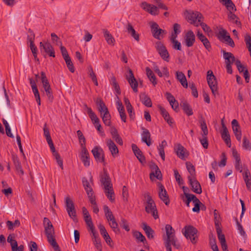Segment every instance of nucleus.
Segmentation results:
<instances>
[{
    "label": "nucleus",
    "instance_id": "f257e3e1",
    "mask_svg": "<svg viewBox=\"0 0 251 251\" xmlns=\"http://www.w3.org/2000/svg\"><path fill=\"white\" fill-rule=\"evenodd\" d=\"M166 235L163 236V239L167 251H172L171 245L176 249H178L180 245L177 242L175 236V230L170 225L165 226Z\"/></svg>",
    "mask_w": 251,
    "mask_h": 251
},
{
    "label": "nucleus",
    "instance_id": "f03ea898",
    "mask_svg": "<svg viewBox=\"0 0 251 251\" xmlns=\"http://www.w3.org/2000/svg\"><path fill=\"white\" fill-rule=\"evenodd\" d=\"M145 208L146 212L151 214L155 219L158 218V212L155 203L149 192L144 194Z\"/></svg>",
    "mask_w": 251,
    "mask_h": 251
},
{
    "label": "nucleus",
    "instance_id": "7ed1b4c3",
    "mask_svg": "<svg viewBox=\"0 0 251 251\" xmlns=\"http://www.w3.org/2000/svg\"><path fill=\"white\" fill-rule=\"evenodd\" d=\"M100 182L104 186V192L107 198L111 201L114 200V192L111 179L108 175L104 172L100 176Z\"/></svg>",
    "mask_w": 251,
    "mask_h": 251
},
{
    "label": "nucleus",
    "instance_id": "20e7f679",
    "mask_svg": "<svg viewBox=\"0 0 251 251\" xmlns=\"http://www.w3.org/2000/svg\"><path fill=\"white\" fill-rule=\"evenodd\" d=\"M207 81L213 95L215 96L218 94L217 82L216 77L214 75L213 72L211 70H209L207 71Z\"/></svg>",
    "mask_w": 251,
    "mask_h": 251
},
{
    "label": "nucleus",
    "instance_id": "39448f33",
    "mask_svg": "<svg viewBox=\"0 0 251 251\" xmlns=\"http://www.w3.org/2000/svg\"><path fill=\"white\" fill-rule=\"evenodd\" d=\"M186 18L190 24L196 26H198L199 23L202 21V16L198 12H187Z\"/></svg>",
    "mask_w": 251,
    "mask_h": 251
},
{
    "label": "nucleus",
    "instance_id": "423d86ee",
    "mask_svg": "<svg viewBox=\"0 0 251 251\" xmlns=\"http://www.w3.org/2000/svg\"><path fill=\"white\" fill-rule=\"evenodd\" d=\"M197 232L198 230L195 227L189 226L185 227L184 234L187 239H189L193 243H196L197 242Z\"/></svg>",
    "mask_w": 251,
    "mask_h": 251
},
{
    "label": "nucleus",
    "instance_id": "0eeeda50",
    "mask_svg": "<svg viewBox=\"0 0 251 251\" xmlns=\"http://www.w3.org/2000/svg\"><path fill=\"white\" fill-rule=\"evenodd\" d=\"M155 48L161 57V58L165 61L168 62L169 61V54L165 47V46L160 42H158L156 43Z\"/></svg>",
    "mask_w": 251,
    "mask_h": 251
},
{
    "label": "nucleus",
    "instance_id": "6e6552de",
    "mask_svg": "<svg viewBox=\"0 0 251 251\" xmlns=\"http://www.w3.org/2000/svg\"><path fill=\"white\" fill-rule=\"evenodd\" d=\"M39 48L41 53L45 52L49 55L50 56L55 57L54 49L49 42L43 43L41 42L39 44Z\"/></svg>",
    "mask_w": 251,
    "mask_h": 251
},
{
    "label": "nucleus",
    "instance_id": "1a4fd4ad",
    "mask_svg": "<svg viewBox=\"0 0 251 251\" xmlns=\"http://www.w3.org/2000/svg\"><path fill=\"white\" fill-rule=\"evenodd\" d=\"M126 78L133 89V91L137 93L138 92V82L131 69H128V72L126 74Z\"/></svg>",
    "mask_w": 251,
    "mask_h": 251
},
{
    "label": "nucleus",
    "instance_id": "9d476101",
    "mask_svg": "<svg viewBox=\"0 0 251 251\" xmlns=\"http://www.w3.org/2000/svg\"><path fill=\"white\" fill-rule=\"evenodd\" d=\"M158 195L159 198L162 200L166 205L170 203V200L167 192L164 186L160 183H158Z\"/></svg>",
    "mask_w": 251,
    "mask_h": 251
},
{
    "label": "nucleus",
    "instance_id": "9b49d317",
    "mask_svg": "<svg viewBox=\"0 0 251 251\" xmlns=\"http://www.w3.org/2000/svg\"><path fill=\"white\" fill-rule=\"evenodd\" d=\"M35 34L34 32L30 29H28V34L27 36V41L30 43L29 47L32 54H36L37 52V49L34 44Z\"/></svg>",
    "mask_w": 251,
    "mask_h": 251
},
{
    "label": "nucleus",
    "instance_id": "f8f14e48",
    "mask_svg": "<svg viewBox=\"0 0 251 251\" xmlns=\"http://www.w3.org/2000/svg\"><path fill=\"white\" fill-rule=\"evenodd\" d=\"M65 204L66 206V210L69 216L72 218L75 217L76 212L75 209L74 204L69 197H67L66 198Z\"/></svg>",
    "mask_w": 251,
    "mask_h": 251
},
{
    "label": "nucleus",
    "instance_id": "ddd939ff",
    "mask_svg": "<svg viewBox=\"0 0 251 251\" xmlns=\"http://www.w3.org/2000/svg\"><path fill=\"white\" fill-rule=\"evenodd\" d=\"M91 151L97 162L102 163L104 162V152L101 148L96 146Z\"/></svg>",
    "mask_w": 251,
    "mask_h": 251
},
{
    "label": "nucleus",
    "instance_id": "4468645a",
    "mask_svg": "<svg viewBox=\"0 0 251 251\" xmlns=\"http://www.w3.org/2000/svg\"><path fill=\"white\" fill-rule=\"evenodd\" d=\"M151 26L152 35L156 39H160L161 35L166 33L165 30L159 28L158 24L155 22H151Z\"/></svg>",
    "mask_w": 251,
    "mask_h": 251
},
{
    "label": "nucleus",
    "instance_id": "2eb2a0df",
    "mask_svg": "<svg viewBox=\"0 0 251 251\" xmlns=\"http://www.w3.org/2000/svg\"><path fill=\"white\" fill-rule=\"evenodd\" d=\"M82 151L80 153V158L83 162L84 165L86 167L90 166V161L89 154L86 147L82 144L81 145Z\"/></svg>",
    "mask_w": 251,
    "mask_h": 251
},
{
    "label": "nucleus",
    "instance_id": "dca6fc26",
    "mask_svg": "<svg viewBox=\"0 0 251 251\" xmlns=\"http://www.w3.org/2000/svg\"><path fill=\"white\" fill-rule=\"evenodd\" d=\"M232 156L235 159L234 166L235 169L239 171L240 173L243 172V166L241 163L240 154L238 153L237 151L234 149H232Z\"/></svg>",
    "mask_w": 251,
    "mask_h": 251
},
{
    "label": "nucleus",
    "instance_id": "f3484780",
    "mask_svg": "<svg viewBox=\"0 0 251 251\" xmlns=\"http://www.w3.org/2000/svg\"><path fill=\"white\" fill-rule=\"evenodd\" d=\"M141 7L152 15H156L159 13L158 7L148 3L146 2H143L141 4Z\"/></svg>",
    "mask_w": 251,
    "mask_h": 251
},
{
    "label": "nucleus",
    "instance_id": "a211bd4d",
    "mask_svg": "<svg viewBox=\"0 0 251 251\" xmlns=\"http://www.w3.org/2000/svg\"><path fill=\"white\" fill-rule=\"evenodd\" d=\"M222 131L221 132V136L222 139L224 140L226 144L229 147L231 145V140L230 135L229 134L228 130L224 123L223 120H222Z\"/></svg>",
    "mask_w": 251,
    "mask_h": 251
},
{
    "label": "nucleus",
    "instance_id": "6ab92c4d",
    "mask_svg": "<svg viewBox=\"0 0 251 251\" xmlns=\"http://www.w3.org/2000/svg\"><path fill=\"white\" fill-rule=\"evenodd\" d=\"M185 45L188 47H192L195 42V35L192 30L188 31L184 37Z\"/></svg>",
    "mask_w": 251,
    "mask_h": 251
},
{
    "label": "nucleus",
    "instance_id": "aec40b11",
    "mask_svg": "<svg viewBox=\"0 0 251 251\" xmlns=\"http://www.w3.org/2000/svg\"><path fill=\"white\" fill-rule=\"evenodd\" d=\"M189 184L191 185L192 190L194 193L200 194L202 193L201 186L196 177L188 179Z\"/></svg>",
    "mask_w": 251,
    "mask_h": 251
},
{
    "label": "nucleus",
    "instance_id": "412c9836",
    "mask_svg": "<svg viewBox=\"0 0 251 251\" xmlns=\"http://www.w3.org/2000/svg\"><path fill=\"white\" fill-rule=\"evenodd\" d=\"M43 224L46 235L54 234L53 226L48 218L46 217L44 218Z\"/></svg>",
    "mask_w": 251,
    "mask_h": 251
},
{
    "label": "nucleus",
    "instance_id": "4be33fe9",
    "mask_svg": "<svg viewBox=\"0 0 251 251\" xmlns=\"http://www.w3.org/2000/svg\"><path fill=\"white\" fill-rule=\"evenodd\" d=\"M178 157L181 159H185L188 156L186 149L180 144H177L175 148Z\"/></svg>",
    "mask_w": 251,
    "mask_h": 251
},
{
    "label": "nucleus",
    "instance_id": "5701e85b",
    "mask_svg": "<svg viewBox=\"0 0 251 251\" xmlns=\"http://www.w3.org/2000/svg\"><path fill=\"white\" fill-rule=\"evenodd\" d=\"M143 132L141 134L142 136V141L146 144L148 146H150L151 144V135L149 130L147 129L142 127Z\"/></svg>",
    "mask_w": 251,
    "mask_h": 251
},
{
    "label": "nucleus",
    "instance_id": "b1692460",
    "mask_svg": "<svg viewBox=\"0 0 251 251\" xmlns=\"http://www.w3.org/2000/svg\"><path fill=\"white\" fill-rule=\"evenodd\" d=\"M131 147H132V150L135 155L138 158L139 161L141 163H145V157L142 154V152L138 148V147L135 144H132Z\"/></svg>",
    "mask_w": 251,
    "mask_h": 251
},
{
    "label": "nucleus",
    "instance_id": "393cba45",
    "mask_svg": "<svg viewBox=\"0 0 251 251\" xmlns=\"http://www.w3.org/2000/svg\"><path fill=\"white\" fill-rule=\"evenodd\" d=\"M98 227L100 229V233L101 235L102 236L103 238L105 240V242L107 244L110 245V243L111 242V239L107 233L105 227L101 224H99L98 226Z\"/></svg>",
    "mask_w": 251,
    "mask_h": 251
},
{
    "label": "nucleus",
    "instance_id": "a878e982",
    "mask_svg": "<svg viewBox=\"0 0 251 251\" xmlns=\"http://www.w3.org/2000/svg\"><path fill=\"white\" fill-rule=\"evenodd\" d=\"M244 180L246 183L247 188L248 190L251 189V176L249 170L247 168H244V172L243 173Z\"/></svg>",
    "mask_w": 251,
    "mask_h": 251
},
{
    "label": "nucleus",
    "instance_id": "bb28decb",
    "mask_svg": "<svg viewBox=\"0 0 251 251\" xmlns=\"http://www.w3.org/2000/svg\"><path fill=\"white\" fill-rule=\"evenodd\" d=\"M126 29L128 34L133 37L136 41H139V35L136 32L130 23H128L126 26Z\"/></svg>",
    "mask_w": 251,
    "mask_h": 251
},
{
    "label": "nucleus",
    "instance_id": "cd10ccee",
    "mask_svg": "<svg viewBox=\"0 0 251 251\" xmlns=\"http://www.w3.org/2000/svg\"><path fill=\"white\" fill-rule=\"evenodd\" d=\"M106 141L107 146L112 155L114 156L115 154H117L119 152L118 149L113 141L110 139H106Z\"/></svg>",
    "mask_w": 251,
    "mask_h": 251
},
{
    "label": "nucleus",
    "instance_id": "c85d7f7f",
    "mask_svg": "<svg viewBox=\"0 0 251 251\" xmlns=\"http://www.w3.org/2000/svg\"><path fill=\"white\" fill-rule=\"evenodd\" d=\"M176 79L180 82L181 84L184 88H187L188 83L184 74L181 72H176Z\"/></svg>",
    "mask_w": 251,
    "mask_h": 251
},
{
    "label": "nucleus",
    "instance_id": "c756f323",
    "mask_svg": "<svg viewBox=\"0 0 251 251\" xmlns=\"http://www.w3.org/2000/svg\"><path fill=\"white\" fill-rule=\"evenodd\" d=\"M54 235V234H51L47 235L48 241L53 248L54 251H60V248L56 242Z\"/></svg>",
    "mask_w": 251,
    "mask_h": 251
},
{
    "label": "nucleus",
    "instance_id": "7c9ffc66",
    "mask_svg": "<svg viewBox=\"0 0 251 251\" xmlns=\"http://www.w3.org/2000/svg\"><path fill=\"white\" fill-rule=\"evenodd\" d=\"M223 57L225 59L226 64H232L234 62H235V58L233 54L231 52L223 51Z\"/></svg>",
    "mask_w": 251,
    "mask_h": 251
},
{
    "label": "nucleus",
    "instance_id": "2f4dec72",
    "mask_svg": "<svg viewBox=\"0 0 251 251\" xmlns=\"http://www.w3.org/2000/svg\"><path fill=\"white\" fill-rule=\"evenodd\" d=\"M160 112L163 117L164 118V120L169 124L171 125L173 123V121L172 119L170 117L168 112L166 111V110L162 107L161 106H159L158 107Z\"/></svg>",
    "mask_w": 251,
    "mask_h": 251
},
{
    "label": "nucleus",
    "instance_id": "473e14b6",
    "mask_svg": "<svg viewBox=\"0 0 251 251\" xmlns=\"http://www.w3.org/2000/svg\"><path fill=\"white\" fill-rule=\"evenodd\" d=\"M97 105L98 106V110L100 113L101 115L104 112L108 111L105 103L100 98H97L96 101Z\"/></svg>",
    "mask_w": 251,
    "mask_h": 251
},
{
    "label": "nucleus",
    "instance_id": "72a5a7b5",
    "mask_svg": "<svg viewBox=\"0 0 251 251\" xmlns=\"http://www.w3.org/2000/svg\"><path fill=\"white\" fill-rule=\"evenodd\" d=\"M85 108L87 110V112L90 118L91 119L93 124H95L96 123L100 122V119L97 116L96 114L92 111V109L90 107H89L87 106V105H85Z\"/></svg>",
    "mask_w": 251,
    "mask_h": 251
},
{
    "label": "nucleus",
    "instance_id": "f704fd0d",
    "mask_svg": "<svg viewBox=\"0 0 251 251\" xmlns=\"http://www.w3.org/2000/svg\"><path fill=\"white\" fill-rule=\"evenodd\" d=\"M180 106L182 107L183 111L188 116H191L193 114L192 109L186 100H182L180 103Z\"/></svg>",
    "mask_w": 251,
    "mask_h": 251
},
{
    "label": "nucleus",
    "instance_id": "c9c22d12",
    "mask_svg": "<svg viewBox=\"0 0 251 251\" xmlns=\"http://www.w3.org/2000/svg\"><path fill=\"white\" fill-rule=\"evenodd\" d=\"M186 168L190 174L188 176V179H190L196 177V171L194 165L190 162H187L186 163Z\"/></svg>",
    "mask_w": 251,
    "mask_h": 251
},
{
    "label": "nucleus",
    "instance_id": "e433bc0d",
    "mask_svg": "<svg viewBox=\"0 0 251 251\" xmlns=\"http://www.w3.org/2000/svg\"><path fill=\"white\" fill-rule=\"evenodd\" d=\"M103 33L107 44L113 46L115 39L110 32L107 29H103Z\"/></svg>",
    "mask_w": 251,
    "mask_h": 251
},
{
    "label": "nucleus",
    "instance_id": "4c0bfd02",
    "mask_svg": "<svg viewBox=\"0 0 251 251\" xmlns=\"http://www.w3.org/2000/svg\"><path fill=\"white\" fill-rule=\"evenodd\" d=\"M142 228H143V230L145 231L148 238H149V239H153V238L154 231L150 226H148L146 223H143Z\"/></svg>",
    "mask_w": 251,
    "mask_h": 251
},
{
    "label": "nucleus",
    "instance_id": "58836bf2",
    "mask_svg": "<svg viewBox=\"0 0 251 251\" xmlns=\"http://www.w3.org/2000/svg\"><path fill=\"white\" fill-rule=\"evenodd\" d=\"M167 142L165 140H163L161 142L157 148L159 155L163 161H164L165 159V154L164 149L167 146Z\"/></svg>",
    "mask_w": 251,
    "mask_h": 251
},
{
    "label": "nucleus",
    "instance_id": "ea45409f",
    "mask_svg": "<svg viewBox=\"0 0 251 251\" xmlns=\"http://www.w3.org/2000/svg\"><path fill=\"white\" fill-rule=\"evenodd\" d=\"M140 98L144 105L148 107H151L152 102L151 100L145 93L141 94L140 95Z\"/></svg>",
    "mask_w": 251,
    "mask_h": 251
},
{
    "label": "nucleus",
    "instance_id": "a19ab883",
    "mask_svg": "<svg viewBox=\"0 0 251 251\" xmlns=\"http://www.w3.org/2000/svg\"><path fill=\"white\" fill-rule=\"evenodd\" d=\"M82 183L86 193L93 191V189L91 185V183H93L92 176L90 177V182H89L85 178H83L82 179Z\"/></svg>",
    "mask_w": 251,
    "mask_h": 251
},
{
    "label": "nucleus",
    "instance_id": "79ce46f5",
    "mask_svg": "<svg viewBox=\"0 0 251 251\" xmlns=\"http://www.w3.org/2000/svg\"><path fill=\"white\" fill-rule=\"evenodd\" d=\"M146 71L147 75L150 80L152 83L153 85L155 86L157 84V82L156 81V77L152 71L149 67L146 68Z\"/></svg>",
    "mask_w": 251,
    "mask_h": 251
},
{
    "label": "nucleus",
    "instance_id": "37998d69",
    "mask_svg": "<svg viewBox=\"0 0 251 251\" xmlns=\"http://www.w3.org/2000/svg\"><path fill=\"white\" fill-rule=\"evenodd\" d=\"M103 210L105 213L106 218L108 222L115 219L112 214V212L107 206L104 205L103 207Z\"/></svg>",
    "mask_w": 251,
    "mask_h": 251
},
{
    "label": "nucleus",
    "instance_id": "c03bdc74",
    "mask_svg": "<svg viewBox=\"0 0 251 251\" xmlns=\"http://www.w3.org/2000/svg\"><path fill=\"white\" fill-rule=\"evenodd\" d=\"M101 117L102 119V121L103 123L107 126H110L111 125V115L109 112V111H107L106 112H104V113H103L102 115H101Z\"/></svg>",
    "mask_w": 251,
    "mask_h": 251
},
{
    "label": "nucleus",
    "instance_id": "a18cd8bd",
    "mask_svg": "<svg viewBox=\"0 0 251 251\" xmlns=\"http://www.w3.org/2000/svg\"><path fill=\"white\" fill-rule=\"evenodd\" d=\"M13 161L15 165V167L16 168V170L19 175H24V171L22 169L21 163L18 159L17 157H14L13 158Z\"/></svg>",
    "mask_w": 251,
    "mask_h": 251
},
{
    "label": "nucleus",
    "instance_id": "49530a36",
    "mask_svg": "<svg viewBox=\"0 0 251 251\" xmlns=\"http://www.w3.org/2000/svg\"><path fill=\"white\" fill-rule=\"evenodd\" d=\"M229 36V35L228 34L226 30L225 29L222 28L219 29L218 34V38L219 40L221 41H224L226 39V37Z\"/></svg>",
    "mask_w": 251,
    "mask_h": 251
},
{
    "label": "nucleus",
    "instance_id": "de8ad7c7",
    "mask_svg": "<svg viewBox=\"0 0 251 251\" xmlns=\"http://www.w3.org/2000/svg\"><path fill=\"white\" fill-rule=\"evenodd\" d=\"M41 80L44 89L48 88L50 87L49 81L46 77V74L44 72L41 73Z\"/></svg>",
    "mask_w": 251,
    "mask_h": 251
},
{
    "label": "nucleus",
    "instance_id": "09e8293b",
    "mask_svg": "<svg viewBox=\"0 0 251 251\" xmlns=\"http://www.w3.org/2000/svg\"><path fill=\"white\" fill-rule=\"evenodd\" d=\"M185 197L186 199V200H185L183 198V201H185L186 205L188 207H189V204H190V202L191 201H192L193 202H194V200H195V199L197 198L196 197V196H195L193 194H186V196Z\"/></svg>",
    "mask_w": 251,
    "mask_h": 251
},
{
    "label": "nucleus",
    "instance_id": "8fccbe9b",
    "mask_svg": "<svg viewBox=\"0 0 251 251\" xmlns=\"http://www.w3.org/2000/svg\"><path fill=\"white\" fill-rule=\"evenodd\" d=\"M88 74H89V76L91 78L92 81L94 82L96 86H98V82L97 80V77H96V75L95 73L94 72L93 68L91 67H90L89 68Z\"/></svg>",
    "mask_w": 251,
    "mask_h": 251
},
{
    "label": "nucleus",
    "instance_id": "3c124183",
    "mask_svg": "<svg viewBox=\"0 0 251 251\" xmlns=\"http://www.w3.org/2000/svg\"><path fill=\"white\" fill-rule=\"evenodd\" d=\"M193 203L195 206L192 209L193 211L195 212H199L200 210L201 205H202V203L197 198H196L195 200H194Z\"/></svg>",
    "mask_w": 251,
    "mask_h": 251
},
{
    "label": "nucleus",
    "instance_id": "603ef678",
    "mask_svg": "<svg viewBox=\"0 0 251 251\" xmlns=\"http://www.w3.org/2000/svg\"><path fill=\"white\" fill-rule=\"evenodd\" d=\"M152 176L155 177L156 178H157L158 179H160L162 178L161 173L159 168H158L156 170H154V171H152L151 173V174H150L151 179H152Z\"/></svg>",
    "mask_w": 251,
    "mask_h": 251
},
{
    "label": "nucleus",
    "instance_id": "864d4df0",
    "mask_svg": "<svg viewBox=\"0 0 251 251\" xmlns=\"http://www.w3.org/2000/svg\"><path fill=\"white\" fill-rule=\"evenodd\" d=\"M243 147L245 150L251 151V143L246 136L243 137Z\"/></svg>",
    "mask_w": 251,
    "mask_h": 251
},
{
    "label": "nucleus",
    "instance_id": "5fc2aeb1",
    "mask_svg": "<svg viewBox=\"0 0 251 251\" xmlns=\"http://www.w3.org/2000/svg\"><path fill=\"white\" fill-rule=\"evenodd\" d=\"M44 91L45 92L46 95L48 97V100L50 101H52L53 99V96L52 95V92L51 89V87H49L48 88L44 89Z\"/></svg>",
    "mask_w": 251,
    "mask_h": 251
},
{
    "label": "nucleus",
    "instance_id": "6e6d98bb",
    "mask_svg": "<svg viewBox=\"0 0 251 251\" xmlns=\"http://www.w3.org/2000/svg\"><path fill=\"white\" fill-rule=\"evenodd\" d=\"M133 235L139 241L144 242L146 240L145 236L140 232L135 231L134 232Z\"/></svg>",
    "mask_w": 251,
    "mask_h": 251
},
{
    "label": "nucleus",
    "instance_id": "4d7b16f0",
    "mask_svg": "<svg viewBox=\"0 0 251 251\" xmlns=\"http://www.w3.org/2000/svg\"><path fill=\"white\" fill-rule=\"evenodd\" d=\"M232 129L237 140L238 141H240L242 138V133L241 130H240V127L234 128H232Z\"/></svg>",
    "mask_w": 251,
    "mask_h": 251
},
{
    "label": "nucleus",
    "instance_id": "13d9d810",
    "mask_svg": "<svg viewBox=\"0 0 251 251\" xmlns=\"http://www.w3.org/2000/svg\"><path fill=\"white\" fill-rule=\"evenodd\" d=\"M109 222L110 227L113 229L114 231L116 233L118 232L119 231V229L118 228V224L116 222L115 219L110 221Z\"/></svg>",
    "mask_w": 251,
    "mask_h": 251
},
{
    "label": "nucleus",
    "instance_id": "bf43d9fd",
    "mask_svg": "<svg viewBox=\"0 0 251 251\" xmlns=\"http://www.w3.org/2000/svg\"><path fill=\"white\" fill-rule=\"evenodd\" d=\"M84 220L86 223V226L89 228V229L92 228V229H93V227H94V226L92 222L91 216L89 217L84 218Z\"/></svg>",
    "mask_w": 251,
    "mask_h": 251
},
{
    "label": "nucleus",
    "instance_id": "052dcab7",
    "mask_svg": "<svg viewBox=\"0 0 251 251\" xmlns=\"http://www.w3.org/2000/svg\"><path fill=\"white\" fill-rule=\"evenodd\" d=\"M229 21L235 22L237 25H240V22L238 21L236 16L233 14L231 12L228 15Z\"/></svg>",
    "mask_w": 251,
    "mask_h": 251
},
{
    "label": "nucleus",
    "instance_id": "680f3d73",
    "mask_svg": "<svg viewBox=\"0 0 251 251\" xmlns=\"http://www.w3.org/2000/svg\"><path fill=\"white\" fill-rule=\"evenodd\" d=\"M202 138L200 139V141L204 149H207L208 146V142L207 138V135H202Z\"/></svg>",
    "mask_w": 251,
    "mask_h": 251
},
{
    "label": "nucleus",
    "instance_id": "e2e57ef3",
    "mask_svg": "<svg viewBox=\"0 0 251 251\" xmlns=\"http://www.w3.org/2000/svg\"><path fill=\"white\" fill-rule=\"evenodd\" d=\"M77 135L78 136L79 142L80 143V145L82 144L84 146H85V139L84 136L83 135L82 133L79 130L77 131Z\"/></svg>",
    "mask_w": 251,
    "mask_h": 251
},
{
    "label": "nucleus",
    "instance_id": "0e129e2a",
    "mask_svg": "<svg viewBox=\"0 0 251 251\" xmlns=\"http://www.w3.org/2000/svg\"><path fill=\"white\" fill-rule=\"evenodd\" d=\"M51 40L53 42L55 43L57 45H61V42L59 40V37L54 33L51 34Z\"/></svg>",
    "mask_w": 251,
    "mask_h": 251
},
{
    "label": "nucleus",
    "instance_id": "69168bd1",
    "mask_svg": "<svg viewBox=\"0 0 251 251\" xmlns=\"http://www.w3.org/2000/svg\"><path fill=\"white\" fill-rule=\"evenodd\" d=\"M235 65H236V67H237L239 72L244 73V72L246 70L245 67L243 65H242V64L239 60L237 59L235 61Z\"/></svg>",
    "mask_w": 251,
    "mask_h": 251
},
{
    "label": "nucleus",
    "instance_id": "338daca9",
    "mask_svg": "<svg viewBox=\"0 0 251 251\" xmlns=\"http://www.w3.org/2000/svg\"><path fill=\"white\" fill-rule=\"evenodd\" d=\"M93 242L96 248L98 250V251H102V245L101 244L100 239H96L94 241H93Z\"/></svg>",
    "mask_w": 251,
    "mask_h": 251
},
{
    "label": "nucleus",
    "instance_id": "774afa93",
    "mask_svg": "<svg viewBox=\"0 0 251 251\" xmlns=\"http://www.w3.org/2000/svg\"><path fill=\"white\" fill-rule=\"evenodd\" d=\"M24 246L22 245L18 246V244H14L11 247L12 251H24Z\"/></svg>",
    "mask_w": 251,
    "mask_h": 251
}]
</instances>
